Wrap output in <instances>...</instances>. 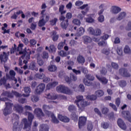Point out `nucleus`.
<instances>
[{
	"instance_id": "obj_1",
	"label": "nucleus",
	"mask_w": 131,
	"mask_h": 131,
	"mask_svg": "<svg viewBox=\"0 0 131 131\" xmlns=\"http://www.w3.org/2000/svg\"><path fill=\"white\" fill-rule=\"evenodd\" d=\"M23 47L24 45L23 43H19L18 45L17 49L16 48V45H14V48L11 50V54H13L14 52H16V55H23L19 59V65L22 66L24 64H26L24 66V69H27V61L30 59V55L31 54H34V51H30L29 49L25 48V52H23Z\"/></svg>"
},
{
	"instance_id": "obj_2",
	"label": "nucleus",
	"mask_w": 131,
	"mask_h": 131,
	"mask_svg": "<svg viewBox=\"0 0 131 131\" xmlns=\"http://www.w3.org/2000/svg\"><path fill=\"white\" fill-rule=\"evenodd\" d=\"M13 120L15 122L13 124V131H20L23 128V125H24V129L25 128H30L31 125V122H32V119L34 118V116L30 113H28V119L24 118L21 120V122L19 124V116L18 115L14 114L13 117Z\"/></svg>"
},
{
	"instance_id": "obj_3",
	"label": "nucleus",
	"mask_w": 131,
	"mask_h": 131,
	"mask_svg": "<svg viewBox=\"0 0 131 131\" xmlns=\"http://www.w3.org/2000/svg\"><path fill=\"white\" fill-rule=\"evenodd\" d=\"M76 98L77 100H75V103L76 104L79 109H82L84 107L90 105V103L86 102V101L83 100V96L79 95Z\"/></svg>"
},
{
	"instance_id": "obj_4",
	"label": "nucleus",
	"mask_w": 131,
	"mask_h": 131,
	"mask_svg": "<svg viewBox=\"0 0 131 131\" xmlns=\"http://www.w3.org/2000/svg\"><path fill=\"white\" fill-rule=\"evenodd\" d=\"M52 106H49L48 105H43L42 106V109L45 111L46 114H47V115H48L49 117L51 116L52 122H54V123H58L59 121L57 118H56L55 115H54L51 112L48 111V110H50V109H52Z\"/></svg>"
},
{
	"instance_id": "obj_5",
	"label": "nucleus",
	"mask_w": 131,
	"mask_h": 131,
	"mask_svg": "<svg viewBox=\"0 0 131 131\" xmlns=\"http://www.w3.org/2000/svg\"><path fill=\"white\" fill-rule=\"evenodd\" d=\"M103 96H104V91L99 90L95 92V95H88L86 98L87 100L95 101L97 98L103 97Z\"/></svg>"
},
{
	"instance_id": "obj_6",
	"label": "nucleus",
	"mask_w": 131,
	"mask_h": 131,
	"mask_svg": "<svg viewBox=\"0 0 131 131\" xmlns=\"http://www.w3.org/2000/svg\"><path fill=\"white\" fill-rule=\"evenodd\" d=\"M6 107L3 110V114L7 116L9 114H11L13 112L12 110V107H13V104L11 102H5Z\"/></svg>"
},
{
	"instance_id": "obj_7",
	"label": "nucleus",
	"mask_w": 131,
	"mask_h": 131,
	"mask_svg": "<svg viewBox=\"0 0 131 131\" xmlns=\"http://www.w3.org/2000/svg\"><path fill=\"white\" fill-rule=\"evenodd\" d=\"M9 74L10 76H11V78L9 76V74H6V79H9V80L12 81L14 84H16L17 83V79L15 78V75H16V73L14 70H11L9 72Z\"/></svg>"
},
{
	"instance_id": "obj_8",
	"label": "nucleus",
	"mask_w": 131,
	"mask_h": 131,
	"mask_svg": "<svg viewBox=\"0 0 131 131\" xmlns=\"http://www.w3.org/2000/svg\"><path fill=\"white\" fill-rule=\"evenodd\" d=\"M13 110L16 111L19 114H25V115H27L26 113L24 112V108H23V107L18 104L14 105Z\"/></svg>"
},
{
	"instance_id": "obj_9",
	"label": "nucleus",
	"mask_w": 131,
	"mask_h": 131,
	"mask_svg": "<svg viewBox=\"0 0 131 131\" xmlns=\"http://www.w3.org/2000/svg\"><path fill=\"white\" fill-rule=\"evenodd\" d=\"M85 77L89 81L86 79H83V83H84L85 85L90 86V85H92V83L90 80H94V79H95V77L92 76L91 74H87L86 75Z\"/></svg>"
},
{
	"instance_id": "obj_10",
	"label": "nucleus",
	"mask_w": 131,
	"mask_h": 131,
	"mask_svg": "<svg viewBox=\"0 0 131 131\" xmlns=\"http://www.w3.org/2000/svg\"><path fill=\"white\" fill-rule=\"evenodd\" d=\"M14 95L16 97H20L21 95L18 93V92L12 91L11 93L8 92H4L2 93V96L8 97V98H13Z\"/></svg>"
},
{
	"instance_id": "obj_11",
	"label": "nucleus",
	"mask_w": 131,
	"mask_h": 131,
	"mask_svg": "<svg viewBox=\"0 0 131 131\" xmlns=\"http://www.w3.org/2000/svg\"><path fill=\"white\" fill-rule=\"evenodd\" d=\"M46 89V85L43 83H40L36 88L35 93V94H41Z\"/></svg>"
},
{
	"instance_id": "obj_12",
	"label": "nucleus",
	"mask_w": 131,
	"mask_h": 131,
	"mask_svg": "<svg viewBox=\"0 0 131 131\" xmlns=\"http://www.w3.org/2000/svg\"><path fill=\"white\" fill-rule=\"evenodd\" d=\"M9 52H8L7 53L4 52L3 53L0 54V60L2 63H6V62L8 61V56H9Z\"/></svg>"
},
{
	"instance_id": "obj_13",
	"label": "nucleus",
	"mask_w": 131,
	"mask_h": 131,
	"mask_svg": "<svg viewBox=\"0 0 131 131\" xmlns=\"http://www.w3.org/2000/svg\"><path fill=\"white\" fill-rule=\"evenodd\" d=\"M46 10H43L41 11V17L40 19H42L46 23L50 20V15L49 14H45Z\"/></svg>"
},
{
	"instance_id": "obj_14",
	"label": "nucleus",
	"mask_w": 131,
	"mask_h": 131,
	"mask_svg": "<svg viewBox=\"0 0 131 131\" xmlns=\"http://www.w3.org/2000/svg\"><path fill=\"white\" fill-rule=\"evenodd\" d=\"M121 11V8L118 6H113L111 9V12L113 14H118Z\"/></svg>"
},
{
	"instance_id": "obj_15",
	"label": "nucleus",
	"mask_w": 131,
	"mask_h": 131,
	"mask_svg": "<svg viewBox=\"0 0 131 131\" xmlns=\"http://www.w3.org/2000/svg\"><path fill=\"white\" fill-rule=\"evenodd\" d=\"M85 122H86V117H80L79 119V127L81 128L82 126L85 125Z\"/></svg>"
},
{
	"instance_id": "obj_16",
	"label": "nucleus",
	"mask_w": 131,
	"mask_h": 131,
	"mask_svg": "<svg viewBox=\"0 0 131 131\" xmlns=\"http://www.w3.org/2000/svg\"><path fill=\"white\" fill-rule=\"evenodd\" d=\"M84 28L82 27H80L77 29L75 35H76V36H81V35H83V34H84Z\"/></svg>"
},
{
	"instance_id": "obj_17",
	"label": "nucleus",
	"mask_w": 131,
	"mask_h": 131,
	"mask_svg": "<svg viewBox=\"0 0 131 131\" xmlns=\"http://www.w3.org/2000/svg\"><path fill=\"white\" fill-rule=\"evenodd\" d=\"M117 124L119 127L122 129H123L124 130L126 129V125L121 119H119L118 120Z\"/></svg>"
},
{
	"instance_id": "obj_18",
	"label": "nucleus",
	"mask_w": 131,
	"mask_h": 131,
	"mask_svg": "<svg viewBox=\"0 0 131 131\" xmlns=\"http://www.w3.org/2000/svg\"><path fill=\"white\" fill-rule=\"evenodd\" d=\"M119 73L122 76H124L125 77H129L130 76V74L127 73V71L125 69H121L119 70Z\"/></svg>"
},
{
	"instance_id": "obj_19",
	"label": "nucleus",
	"mask_w": 131,
	"mask_h": 131,
	"mask_svg": "<svg viewBox=\"0 0 131 131\" xmlns=\"http://www.w3.org/2000/svg\"><path fill=\"white\" fill-rule=\"evenodd\" d=\"M80 9H81V10H84V9H85V11H82L81 13H82V14H83V15H85L86 14V13H88V12H89V11L90 10V7H89V5L85 4V5H83V6H81L80 7Z\"/></svg>"
},
{
	"instance_id": "obj_20",
	"label": "nucleus",
	"mask_w": 131,
	"mask_h": 131,
	"mask_svg": "<svg viewBox=\"0 0 131 131\" xmlns=\"http://www.w3.org/2000/svg\"><path fill=\"white\" fill-rule=\"evenodd\" d=\"M122 114L123 115V117H124L125 119H127L129 121V122H131V118L129 112H122Z\"/></svg>"
},
{
	"instance_id": "obj_21",
	"label": "nucleus",
	"mask_w": 131,
	"mask_h": 131,
	"mask_svg": "<svg viewBox=\"0 0 131 131\" xmlns=\"http://www.w3.org/2000/svg\"><path fill=\"white\" fill-rule=\"evenodd\" d=\"M62 94H65V95H72V94H73V91L68 86H64Z\"/></svg>"
},
{
	"instance_id": "obj_22",
	"label": "nucleus",
	"mask_w": 131,
	"mask_h": 131,
	"mask_svg": "<svg viewBox=\"0 0 131 131\" xmlns=\"http://www.w3.org/2000/svg\"><path fill=\"white\" fill-rule=\"evenodd\" d=\"M34 113L36 114L37 117H41V116H43V113L40 108H35L34 110Z\"/></svg>"
},
{
	"instance_id": "obj_23",
	"label": "nucleus",
	"mask_w": 131,
	"mask_h": 131,
	"mask_svg": "<svg viewBox=\"0 0 131 131\" xmlns=\"http://www.w3.org/2000/svg\"><path fill=\"white\" fill-rule=\"evenodd\" d=\"M83 42L85 43V45H88V43H90L92 42V38L88 36H83L82 37Z\"/></svg>"
},
{
	"instance_id": "obj_24",
	"label": "nucleus",
	"mask_w": 131,
	"mask_h": 131,
	"mask_svg": "<svg viewBox=\"0 0 131 131\" xmlns=\"http://www.w3.org/2000/svg\"><path fill=\"white\" fill-rule=\"evenodd\" d=\"M69 20L68 19H66V20L62 21L60 23V26L62 29H67V28L68 27V25H69V23H68Z\"/></svg>"
},
{
	"instance_id": "obj_25",
	"label": "nucleus",
	"mask_w": 131,
	"mask_h": 131,
	"mask_svg": "<svg viewBox=\"0 0 131 131\" xmlns=\"http://www.w3.org/2000/svg\"><path fill=\"white\" fill-rule=\"evenodd\" d=\"M50 35L52 36V39L53 41H56L58 40V38H59V35H57V32L53 31L50 33Z\"/></svg>"
},
{
	"instance_id": "obj_26",
	"label": "nucleus",
	"mask_w": 131,
	"mask_h": 131,
	"mask_svg": "<svg viewBox=\"0 0 131 131\" xmlns=\"http://www.w3.org/2000/svg\"><path fill=\"white\" fill-rule=\"evenodd\" d=\"M57 85L58 82L54 81L52 83H48L46 86V89L47 90H51V89L55 88V86H56Z\"/></svg>"
},
{
	"instance_id": "obj_27",
	"label": "nucleus",
	"mask_w": 131,
	"mask_h": 131,
	"mask_svg": "<svg viewBox=\"0 0 131 131\" xmlns=\"http://www.w3.org/2000/svg\"><path fill=\"white\" fill-rule=\"evenodd\" d=\"M46 97L47 99H49V100H56V99L58 98V97H57V95L53 93H50L47 94Z\"/></svg>"
},
{
	"instance_id": "obj_28",
	"label": "nucleus",
	"mask_w": 131,
	"mask_h": 131,
	"mask_svg": "<svg viewBox=\"0 0 131 131\" xmlns=\"http://www.w3.org/2000/svg\"><path fill=\"white\" fill-rule=\"evenodd\" d=\"M6 82H7V79H6L5 78L3 79H1L0 80V85L4 84V85H5L6 89H10V88H11L9 83H8V84H6Z\"/></svg>"
},
{
	"instance_id": "obj_29",
	"label": "nucleus",
	"mask_w": 131,
	"mask_h": 131,
	"mask_svg": "<svg viewBox=\"0 0 131 131\" xmlns=\"http://www.w3.org/2000/svg\"><path fill=\"white\" fill-rule=\"evenodd\" d=\"M58 119L61 121H62V122H69V121L70 120L67 117L63 116L61 115H58Z\"/></svg>"
},
{
	"instance_id": "obj_30",
	"label": "nucleus",
	"mask_w": 131,
	"mask_h": 131,
	"mask_svg": "<svg viewBox=\"0 0 131 131\" xmlns=\"http://www.w3.org/2000/svg\"><path fill=\"white\" fill-rule=\"evenodd\" d=\"M29 68L31 70H34L35 71H38V68L36 67V63L35 62H32L29 66Z\"/></svg>"
},
{
	"instance_id": "obj_31",
	"label": "nucleus",
	"mask_w": 131,
	"mask_h": 131,
	"mask_svg": "<svg viewBox=\"0 0 131 131\" xmlns=\"http://www.w3.org/2000/svg\"><path fill=\"white\" fill-rule=\"evenodd\" d=\"M87 16L89 17L85 18L86 22H87L88 23H93V22H95V19L92 18V17L94 16L93 14H88Z\"/></svg>"
},
{
	"instance_id": "obj_32",
	"label": "nucleus",
	"mask_w": 131,
	"mask_h": 131,
	"mask_svg": "<svg viewBox=\"0 0 131 131\" xmlns=\"http://www.w3.org/2000/svg\"><path fill=\"white\" fill-rule=\"evenodd\" d=\"M126 16V13L124 12H122L119 13L118 15L117 20L120 21V20H122V19H124V18H125V16Z\"/></svg>"
},
{
	"instance_id": "obj_33",
	"label": "nucleus",
	"mask_w": 131,
	"mask_h": 131,
	"mask_svg": "<svg viewBox=\"0 0 131 131\" xmlns=\"http://www.w3.org/2000/svg\"><path fill=\"white\" fill-rule=\"evenodd\" d=\"M96 77L97 79L102 83V84H106L107 82H108V80H107L106 78H101L98 75H96Z\"/></svg>"
},
{
	"instance_id": "obj_34",
	"label": "nucleus",
	"mask_w": 131,
	"mask_h": 131,
	"mask_svg": "<svg viewBox=\"0 0 131 131\" xmlns=\"http://www.w3.org/2000/svg\"><path fill=\"white\" fill-rule=\"evenodd\" d=\"M4 27H2V30L3 31V34H6V33H10V29H6L8 27V25L6 23L3 24Z\"/></svg>"
},
{
	"instance_id": "obj_35",
	"label": "nucleus",
	"mask_w": 131,
	"mask_h": 131,
	"mask_svg": "<svg viewBox=\"0 0 131 131\" xmlns=\"http://www.w3.org/2000/svg\"><path fill=\"white\" fill-rule=\"evenodd\" d=\"M77 61L79 63V64H84V62H85L84 57L81 55L78 56Z\"/></svg>"
},
{
	"instance_id": "obj_36",
	"label": "nucleus",
	"mask_w": 131,
	"mask_h": 131,
	"mask_svg": "<svg viewBox=\"0 0 131 131\" xmlns=\"http://www.w3.org/2000/svg\"><path fill=\"white\" fill-rule=\"evenodd\" d=\"M39 131H49V126L47 124L40 125Z\"/></svg>"
},
{
	"instance_id": "obj_37",
	"label": "nucleus",
	"mask_w": 131,
	"mask_h": 131,
	"mask_svg": "<svg viewBox=\"0 0 131 131\" xmlns=\"http://www.w3.org/2000/svg\"><path fill=\"white\" fill-rule=\"evenodd\" d=\"M64 88H65V85H59L56 87V92L58 93H62L64 91Z\"/></svg>"
},
{
	"instance_id": "obj_38",
	"label": "nucleus",
	"mask_w": 131,
	"mask_h": 131,
	"mask_svg": "<svg viewBox=\"0 0 131 131\" xmlns=\"http://www.w3.org/2000/svg\"><path fill=\"white\" fill-rule=\"evenodd\" d=\"M24 92L25 93V94L24 95V97H29V94H30V92H31V90H30V87H25L24 88Z\"/></svg>"
},
{
	"instance_id": "obj_39",
	"label": "nucleus",
	"mask_w": 131,
	"mask_h": 131,
	"mask_svg": "<svg viewBox=\"0 0 131 131\" xmlns=\"http://www.w3.org/2000/svg\"><path fill=\"white\" fill-rule=\"evenodd\" d=\"M48 70L50 72H55L57 70V67L55 65H50L48 67Z\"/></svg>"
},
{
	"instance_id": "obj_40",
	"label": "nucleus",
	"mask_w": 131,
	"mask_h": 131,
	"mask_svg": "<svg viewBox=\"0 0 131 131\" xmlns=\"http://www.w3.org/2000/svg\"><path fill=\"white\" fill-rule=\"evenodd\" d=\"M72 23L75 25H77V26H80V25L81 24V22L80 21V20H79L77 18H74L73 20Z\"/></svg>"
},
{
	"instance_id": "obj_41",
	"label": "nucleus",
	"mask_w": 131,
	"mask_h": 131,
	"mask_svg": "<svg viewBox=\"0 0 131 131\" xmlns=\"http://www.w3.org/2000/svg\"><path fill=\"white\" fill-rule=\"evenodd\" d=\"M45 74H39L37 73L35 75L34 78L36 79L37 78L38 79H42V77H44Z\"/></svg>"
},
{
	"instance_id": "obj_42",
	"label": "nucleus",
	"mask_w": 131,
	"mask_h": 131,
	"mask_svg": "<svg viewBox=\"0 0 131 131\" xmlns=\"http://www.w3.org/2000/svg\"><path fill=\"white\" fill-rule=\"evenodd\" d=\"M124 52L125 53V54H130L131 51L129 46L127 45L125 46L124 48Z\"/></svg>"
},
{
	"instance_id": "obj_43",
	"label": "nucleus",
	"mask_w": 131,
	"mask_h": 131,
	"mask_svg": "<svg viewBox=\"0 0 131 131\" xmlns=\"http://www.w3.org/2000/svg\"><path fill=\"white\" fill-rule=\"evenodd\" d=\"M78 69H80L83 72V73H84V74H87V73H89V70L86 68H84L83 67H78Z\"/></svg>"
},
{
	"instance_id": "obj_44",
	"label": "nucleus",
	"mask_w": 131,
	"mask_h": 131,
	"mask_svg": "<svg viewBox=\"0 0 131 131\" xmlns=\"http://www.w3.org/2000/svg\"><path fill=\"white\" fill-rule=\"evenodd\" d=\"M37 64H38L40 66H42L43 65V60L41 59H39V54L37 55Z\"/></svg>"
},
{
	"instance_id": "obj_45",
	"label": "nucleus",
	"mask_w": 131,
	"mask_h": 131,
	"mask_svg": "<svg viewBox=\"0 0 131 131\" xmlns=\"http://www.w3.org/2000/svg\"><path fill=\"white\" fill-rule=\"evenodd\" d=\"M68 70H72V66H74V62L73 61L70 60L68 61Z\"/></svg>"
},
{
	"instance_id": "obj_46",
	"label": "nucleus",
	"mask_w": 131,
	"mask_h": 131,
	"mask_svg": "<svg viewBox=\"0 0 131 131\" xmlns=\"http://www.w3.org/2000/svg\"><path fill=\"white\" fill-rule=\"evenodd\" d=\"M40 19L39 20V22L38 23V26L40 27H41L42 26H44V25H46V23L44 20L42 18H40Z\"/></svg>"
},
{
	"instance_id": "obj_47",
	"label": "nucleus",
	"mask_w": 131,
	"mask_h": 131,
	"mask_svg": "<svg viewBox=\"0 0 131 131\" xmlns=\"http://www.w3.org/2000/svg\"><path fill=\"white\" fill-rule=\"evenodd\" d=\"M64 8H65L64 5H61L59 7V12L61 13V15H63V14H65V13H66V11L64 10Z\"/></svg>"
},
{
	"instance_id": "obj_48",
	"label": "nucleus",
	"mask_w": 131,
	"mask_h": 131,
	"mask_svg": "<svg viewBox=\"0 0 131 131\" xmlns=\"http://www.w3.org/2000/svg\"><path fill=\"white\" fill-rule=\"evenodd\" d=\"M87 31H88L89 33H90V34H92L93 35H94L95 30L92 27H89Z\"/></svg>"
},
{
	"instance_id": "obj_49",
	"label": "nucleus",
	"mask_w": 131,
	"mask_h": 131,
	"mask_svg": "<svg viewBox=\"0 0 131 131\" xmlns=\"http://www.w3.org/2000/svg\"><path fill=\"white\" fill-rule=\"evenodd\" d=\"M98 22H100V23H103V22L105 21V17H104V15H99V17H98Z\"/></svg>"
},
{
	"instance_id": "obj_50",
	"label": "nucleus",
	"mask_w": 131,
	"mask_h": 131,
	"mask_svg": "<svg viewBox=\"0 0 131 131\" xmlns=\"http://www.w3.org/2000/svg\"><path fill=\"white\" fill-rule=\"evenodd\" d=\"M42 79L43 80V82H45L46 83H48V82H50V78L46 76V75H44V77L42 78Z\"/></svg>"
},
{
	"instance_id": "obj_51",
	"label": "nucleus",
	"mask_w": 131,
	"mask_h": 131,
	"mask_svg": "<svg viewBox=\"0 0 131 131\" xmlns=\"http://www.w3.org/2000/svg\"><path fill=\"white\" fill-rule=\"evenodd\" d=\"M49 51L50 53H54V52H56V48H55V46L54 45H51L49 47Z\"/></svg>"
},
{
	"instance_id": "obj_52",
	"label": "nucleus",
	"mask_w": 131,
	"mask_h": 131,
	"mask_svg": "<svg viewBox=\"0 0 131 131\" xmlns=\"http://www.w3.org/2000/svg\"><path fill=\"white\" fill-rule=\"evenodd\" d=\"M39 100L38 97L36 96L33 95L31 97V100L34 103H36V102H38Z\"/></svg>"
},
{
	"instance_id": "obj_53",
	"label": "nucleus",
	"mask_w": 131,
	"mask_h": 131,
	"mask_svg": "<svg viewBox=\"0 0 131 131\" xmlns=\"http://www.w3.org/2000/svg\"><path fill=\"white\" fill-rule=\"evenodd\" d=\"M58 55L61 56V57H66V56H67V52L64 51H61L58 53Z\"/></svg>"
},
{
	"instance_id": "obj_54",
	"label": "nucleus",
	"mask_w": 131,
	"mask_h": 131,
	"mask_svg": "<svg viewBox=\"0 0 131 131\" xmlns=\"http://www.w3.org/2000/svg\"><path fill=\"white\" fill-rule=\"evenodd\" d=\"M117 53L119 56L122 55V48L121 47H118L117 49Z\"/></svg>"
},
{
	"instance_id": "obj_55",
	"label": "nucleus",
	"mask_w": 131,
	"mask_h": 131,
	"mask_svg": "<svg viewBox=\"0 0 131 131\" xmlns=\"http://www.w3.org/2000/svg\"><path fill=\"white\" fill-rule=\"evenodd\" d=\"M102 33V31L100 29H96L95 32H94V35H100Z\"/></svg>"
},
{
	"instance_id": "obj_56",
	"label": "nucleus",
	"mask_w": 131,
	"mask_h": 131,
	"mask_svg": "<svg viewBox=\"0 0 131 131\" xmlns=\"http://www.w3.org/2000/svg\"><path fill=\"white\" fill-rule=\"evenodd\" d=\"M102 53L105 55H109L110 54V49H104L102 50Z\"/></svg>"
},
{
	"instance_id": "obj_57",
	"label": "nucleus",
	"mask_w": 131,
	"mask_h": 131,
	"mask_svg": "<svg viewBox=\"0 0 131 131\" xmlns=\"http://www.w3.org/2000/svg\"><path fill=\"white\" fill-rule=\"evenodd\" d=\"M98 8L99 10H103V11H105V9H106V5L105 4H100Z\"/></svg>"
},
{
	"instance_id": "obj_58",
	"label": "nucleus",
	"mask_w": 131,
	"mask_h": 131,
	"mask_svg": "<svg viewBox=\"0 0 131 131\" xmlns=\"http://www.w3.org/2000/svg\"><path fill=\"white\" fill-rule=\"evenodd\" d=\"M126 30H127V31H129L131 30V21H129L126 26L125 28Z\"/></svg>"
},
{
	"instance_id": "obj_59",
	"label": "nucleus",
	"mask_w": 131,
	"mask_h": 131,
	"mask_svg": "<svg viewBox=\"0 0 131 131\" xmlns=\"http://www.w3.org/2000/svg\"><path fill=\"white\" fill-rule=\"evenodd\" d=\"M42 58L43 59H48V58H49V53L46 52H43Z\"/></svg>"
},
{
	"instance_id": "obj_60",
	"label": "nucleus",
	"mask_w": 131,
	"mask_h": 131,
	"mask_svg": "<svg viewBox=\"0 0 131 131\" xmlns=\"http://www.w3.org/2000/svg\"><path fill=\"white\" fill-rule=\"evenodd\" d=\"M111 66L114 68V69H118V64L115 62H112Z\"/></svg>"
},
{
	"instance_id": "obj_61",
	"label": "nucleus",
	"mask_w": 131,
	"mask_h": 131,
	"mask_svg": "<svg viewBox=\"0 0 131 131\" xmlns=\"http://www.w3.org/2000/svg\"><path fill=\"white\" fill-rule=\"evenodd\" d=\"M65 45V42H61L58 45V50H61L63 49V47Z\"/></svg>"
},
{
	"instance_id": "obj_62",
	"label": "nucleus",
	"mask_w": 131,
	"mask_h": 131,
	"mask_svg": "<svg viewBox=\"0 0 131 131\" xmlns=\"http://www.w3.org/2000/svg\"><path fill=\"white\" fill-rule=\"evenodd\" d=\"M100 73L102 74V75H105V74L107 73V70H106V68H102V69L100 70Z\"/></svg>"
},
{
	"instance_id": "obj_63",
	"label": "nucleus",
	"mask_w": 131,
	"mask_h": 131,
	"mask_svg": "<svg viewBox=\"0 0 131 131\" xmlns=\"http://www.w3.org/2000/svg\"><path fill=\"white\" fill-rule=\"evenodd\" d=\"M79 90L80 92L83 93V92H84V86L83 84H80L79 86Z\"/></svg>"
},
{
	"instance_id": "obj_64",
	"label": "nucleus",
	"mask_w": 131,
	"mask_h": 131,
	"mask_svg": "<svg viewBox=\"0 0 131 131\" xmlns=\"http://www.w3.org/2000/svg\"><path fill=\"white\" fill-rule=\"evenodd\" d=\"M31 46H35V45H36V40L35 39H31L29 41Z\"/></svg>"
}]
</instances>
